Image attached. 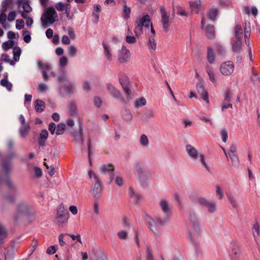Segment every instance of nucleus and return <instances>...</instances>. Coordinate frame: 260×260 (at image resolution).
Masks as SVG:
<instances>
[{
    "mask_svg": "<svg viewBox=\"0 0 260 260\" xmlns=\"http://www.w3.org/2000/svg\"><path fill=\"white\" fill-rule=\"evenodd\" d=\"M215 207L216 205L215 203L209 202L207 205L205 206V208L207 209L210 213H213L215 211Z\"/></svg>",
    "mask_w": 260,
    "mask_h": 260,
    "instance_id": "nucleus-49",
    "label": "nucleus"
},
{
    "mask_svg": "<svg viewBox=\"0 0 260 260\" xmlns=\"http://www.w3.org/2000/svg\"><path fill=\"white\" fill-rule=\"evenodd\" d=\"M14 45V42L13 40H10L3 43L2 48L5 51H8L10 48H12Z\"/></svg>",
    "mask_w": 260,
    "mask_h": 260,
    "instance_id": "nucleus-42",
    "label": "nucleus"
},
{
    "mask_svg": "<svg viewBox=\"0 0 260 260\" xmlns=\"http://www.w3.org/2000/svg\"><path fill=\"white\" fill-rule=\"evenodd\" d=\"M68 63V59L66 56H62L59 60V65L61 67H64Z\"/></svg>",
    "mask_w": 260,
    "mask_h": 260,
    "instance_id": "nucleus-62",
    "label": "nucleus"
},
{
    "mask_svg": "<svg viewBox=\"0 0 260 260\" xmlns=\"http://www.w3.org/2000/svg\"><path fill=\"white\" fill-rule=\"evenodd\" d=\"M159 205L164 215H159V217L157 218V222L159 225H164L170 219L171 209L169 203L165 200H161Z\"/></svg>",
    "mask_w": 260,
    "mask_h": 260,
    "instance_id": "nucleus-4",
    "label": "nucleus"
},
{
    "mask_svg": "<svg viewBox=\"0 0 260 260\" xmlns=\"http://www.w3.org/2000/svg\"><path fill=\"white\" fill-rule=\"evenodd\" d=\"M129 195L133 198L135 202H138L140 200V196L135 192L132 187H129L128 190Z\"/></svg>",
    "mask_w": 260,
    "mask_h": 260,
    "instance_id": "nucleus-39",
    "label": "nucleus"
},
{
    "mask_svg": "<svg viewBox=\"0 0 260 260\" xmlns=\"http://www.w3.org/2000/svg\"><path fill=\"white\" fill-rule=\"evenodd\" d=\"M146 104V99L142 97L139 99L137 100L134 103V107L136 108H139L142 106H145Z\"/></svg>",
    "mask_w": 260,
    "mask_h": 260,
    "instance_id": "nucleus-40",
    "label": "nucleus"
},
{
    "mask_svg": "<svg viewBox=\"0 0 260 260\" xmlns=\"http://www.w3.org/2000/svg\"><path fill=\"white\" fill-rule=\"evenodd\" d=\"M231 260H242L241 246L239 243L232 241L230 244Z\"/></svg>",
    "mask_w": 260,
    "mask_h": 260,
    "instance_id": "nucleus-8",
    "label": "nucleus"
},
{
    "mask_svg": "<svg viewBox=\"0 0 260 260\" xmlns=\"http://www.w3.org/2000/svg\"><path fill=\"white\" fill-rule=\"evenodd\" d=\"M35 174L36 177L40 178L42 175V170L37 167L34 168Z\"/></svg>",
    "mask_w": 260,
    "mask_h": 260,
    "instance_id": "nucleus-64",
    "label": "nucleus"
},
{
    "mask_svg": "<svg viewBox=\"0 0 260 260\" xmlns=\"http://www.w3.org/2000/svg\"><path fill=\"white\" fill-rule=\"evenodd\" d=\"M66 235L69 236L70 237L72 238L73 240H76L77 242H78L82 244V241L81 239L80 235L79 234H77V235H74L71 234H66Z\"/></svg>",
    "mask_w": 260,
    "mask_h": 260,
    "instance_id": "nucleus-55",
    "label": "nucleus"
},
{
    "mask_svg": "<svg viewBox=\"0 0 260 260\" xmlns=\"http://www.w3.org/2000/svg\"><path fill=\"white\" fill-rule=\"evenodd\" d=\"M198 203L201 206L205 207L209 201L202 197H199L197 199Z\"/></svg>",
    "mask_w": 260,
    "mask_h": 260,
    "instance_id": "nucleus-57",
    "label": "nucleus"
},
{
    "mask_svg": "<svg viewBox=\"0 0 260 260\" xmlns=\"http://www.w3.org/2000/svg\"><path fill=\"white\" fill-rule=\"evenodd\" d=\"M252 235L254 238L255 242L257 245L259 244V225L257 221H256L253 225L252 228Z\"/></svg>",
    "mask_w": 260,
    "mask_h": 260,
    "instance_id": "nucleus-21",
    "label": "nucleus"
},
{
    "mask_svg": "<svg viewBox=\"0 0 260 260\" xmlns=\"http://www.w3.org/2000/svg\"><path fill=\"white\" fill-rule=\"evenodd\" d=\"M243 13L245 14L249 15L251 13L255 17L257 15L258 10L255 7H252L251 9L249 6H244L243 7Z\"/></svg>",
    "mask_w": 260,
    "mask_h": 260,
    "instance_id": "nucleus-25",
    "label": "nucleus"
},
{
    "mask_svg": "<svg viewBox=\"0 0 260 260\" xmlns=\"http://www.w3.org/2000/svg\"><path fill=\"white\" fill-rule=\"evenodd\" d=\"M16 13L15 11H12L9 12L8 16V20L10 22L13 21L15 19Z\"/></svg>",
    "mask_w": 260,
    "mask_h": 260,
    "instance_id": "nucleus-61",
    "label": "nucleus"
},
{
    "mask_svg": "<svg viewBox=\"0 0 260 260\" xmlns=\"http://www.w3.org/2000/svg\"><path fill=\"white\" fill-rule=\"evenodd\" d=\"M204 30L205 31L206 37L211 40H213L215 37V28L213 25H207Z\"/></svg>",
    "mask_w": 260,
    "mask_h": 260,
    "instance_id": "nucleus-19",
    "label": "nucleus"
},
{
    "mask_svg": "<svg viewBox=\"0 0 260 260\" xmlns=\"http://www.w3.org/2000/svg\"><path fill=\"white\" fill-rule=\"evenodd\" d=\"M119 81L126 95L127 99L129 100L131 95V89L127 77L124 74H120L119 75Z\"/></svg>",
    "mask_w": 260,
    "mask_h": 260,
    "instance_id": "nucleus-10",
    "label": "nucleus"
},
{
    "mask_svg": "<svg viewBox=\"0 0 260 260\" xmlns=\"http://www.w3.org/2000/svg\"><path fill=\"white\" fill-rule=\"evenodd\" d=\"M22 32L24 41L26 43H29L31 41L30 32L28 30H23Z\"/></svg>",
    "mask_w": 260,
    "mask_h": 260,
    "instance_id": "nucleus-48",
    "label": "nucleus"
},
{
    "mask_svg": "<svg viewBox=\"0 0 260 260\" xmlns=\"http://www.w3.org/2000/svg\"><path fill=\"white\" fill-rule=\"evenodd\" d=\"M118 61L120 63H126L130 60L131 53L125 46H122L118 52Z\"/></svg>",
    "mask_w": 260,
    "mask_h": 260,
    "instance_id": "nucleus-12",
    "label": "nucleus"
},
{
    "mask_svg": "<svg viewBox=\"0 0 260 260\" xmlns=\"http://www.w3.org/2000/svg\"><path fill=\"white\" fill-rule=\"evenodd\" d=\"M231 160V162L235 168H238L239 166V160L237 154H230L228 156Z\"/></svg>",
    "mask_w": 260,
    "mask_h": 260,
    "instance_id": "nucleus-36",
    "label": "nucleus"
},
{
    "mask_svg": "<svg viewBox=\"0 0 260 260\" xmlns=\"http://www.w3.org/2000/svg\"><path fill=\"white\" fill-rule=\"evenodd\" d=\"M154 256L152 254L151 249L147 246L146 247V259L147 260H153Z\"/></svg>",
    "mask_w": 260,
    "mask_h": 260,
    "instance_id": "nucleus-53",
    "label": "nucleus"
},
{
    "mask_svg": "<svg viewBox=\"0 0 260 260\" xmlns=\"http://www.w3.org/2000/svg\"><path fill=\"white\" fill-rule=\"evenodd\" d=\"M147 46L150 51H154L156 48V43L153 36H149L147 41Z\"/></svg>",
    "mask_w": 260,
    "mask_h": 260,
    "instance_id": "nucleus-30",
    "label": "nucleus"
},
{
    "mask_svg": "<svg viewBox=\"0 0 260 260\" xmlns=\"http://www.w3.org/2000/svg\"><path fill=\"white\" fill-rule=\"evenodd\" d=\"M70 114L71 116H74L77 114L76 105L73 102H71L70 104Z\"/></svg>",
    "mask_w": 260,
    "mask_h": 260,
    "instance_id": "nucleus-50",
    "label": "nucleus"
},
{
    "mask_svg": "<svg viewBox=\"0 0 260 260\" xmlns=\"http://www.w3.org/2000/svg\"><path fill=\"white\" fill-rule=\"evenodd\" d=\"M215 46V50L218 55L221 56H223L225 54V51L223 46L219 44H216Z\"/></svg>",
    "mask_w": 260,
    "mask_h": 260,
    "instance_id": "nucleus-47",
    "label": "nucleus"
},
{
    "mask_svg": "<svg viewBox=\"0 0 260 260\" xmlns=\"http://www.w3.org/2000/svg\"><path fill=\"white\" fill-rule=\"evenodd\" d=\"M104 54L108 60L111 61L112 60V54L111 53V49L109 46L107 45L104 42L102 43Z\"/></svg>",
    "mask_w": 260,
    "mask_h": 260,
    "instance_id": "nucleus-29",
    "label": "nucleus"
},
{
    "mask_svg": "<svg viewBox=\"0 0 260 260\" xmlns=\"http://www.w3.org/2000/svg\"><path fill=\"white\" fill-rule=\"evenodd\" d=\"M77 52V48L74 46H71L69 48V55L75 56L76 55Z\"/></svg>",
    "mask_w": 260,
    "mask_h": 260,
    "instance_id": "nucleus-54",
    "label": "nucleus"
},
{
    "mask_svg": "<svg viewBox=\"0 0 260 260\" xmlns=\"http://www.w3.org/2000/svg\"><path fill=\"white\" fill-rule=\"evenodd\" d=\"M15 156V153L11 152L3 159L2 167L5 175L4 177L0 176V181L5 182L9 189L12 191H17V187L10 179L9 175L11 172L13 166L12 160Z\"/></svg>",
    "mask_w": 260,
    "mask_h": 260,
    "instance_id": "nucleus-2",
    "label": "nucleus"
},
{
    "mask_svg": "<svg viewBox=\"0 0 260 260\" xmlns=\"http://www.w3.org/2000/svg\"><path fill=\"white\" fill-rule=\"evenodd\" d=\"M197 89L199 93L202 95L204 101L207 103H209V97L207 91L204 89L203 84L202 82H199L197 84Z\"/></svg>",
    "mask_w": 260,
    "mask_h": 260,
    "instance_id": "nucleus-18",
    "label": "nucleus"
},
{
    "mask_svg": "<svg viewBox=\"0 0 260 260\" xmlns=\"http://www.w3.org/2000/svg\"><path fill=\"white\" fill-rule=\"evenodd\" d=\"M185 148L188 155L192 159L196 160L199 157L202 166L205 167L208 172H210V168L206 162L205 156L204 154H199L197 149L190 144L187 145Z\"/></svg>",
    "mask_w": 260,
    "mask_h": 260,
    "instance_id": "nucleus-6",
    "label": "nucleus"
},
{
    "mask_svg": "<svg viewBox=\"0 0 260 260\" xmlns=\"http://www.w3.org/2000/svg\"><path fill=\"white\" fill-rule=\"evenodd\" d=\"M146 223L147 226L152 231H154V228L156 226H161V225H159L157 222V218L155 219V220H154L153 219L151 218H149L147 219Z\"/></svg>",
    "mask_w": 260,
    "mask_h": 260,
    "instance_id": "nucleus-34",
    "label": "nucleus"
},
{
    "mask_svg": "<svg viewBox=\"0 0 260 260\" xmlns=\"http://www.w3.org/2000/svg\"><path fill=\"white\" fill-rule=\"evenodd\" d=\"M232 99V94L230 90H227L225 92V96L224 99V102H229Z\"/></svg>",
    "mask_w": 260,
    "mask_h": 260,
    "instance_id": "nucleus-63",
    "label": "nucleus"
},
{
    "mask_svg": "<svg viewBox=\"0 0 260 260\" xmlns=\"http://www.w3.org/2000/svg\"><path fill=\"white\" fill-rule=\"evenodd\" d=\"M35 108L37 112H42L45 109V102L41 100H37L35 102Z\"/></svg>",
    "mask_w": 260,
    "mask_h": 260,
    "instance_id": "nucleus-27",
    "label": "nucleus"
},
{
    "mask_svg": "<svg viewBox=\"0 0 260 260\" xmlns=\"http://www.w3.org/2000/svg\"><path fill=\"white\" fill-rule=\"evenodd\" d=\"M57 245L51 246L48 248L46 252L49 254H53L56 251Z\"/></svg>",
    "mask_w": 260,
    "mask_h": 260,
    "instance_id": "nucleus-56",
    "label": "nucleus"
},
{
    "mask_svg": "<svg viewBox=\"0 0 260 260\" xmlns=\"http://www.w3.org/2000/svg\"><path fill=\"white\" fill-rule=\"evenodd\" d=\"M160 12L161 16V22L162 24V27L165 31H167L169 27L170 24L172 23V21L170 20V14L167 13L164 7L161 6L160 7Z\"/></svg>",
    "mask_w": 260,
    "mask_h": 260,
    "instance_id": "nucleus-11",
    "label": "nucleus"
},
{
    "mask_svg": "<svg viewBox=\"0 0 260 260\" xmlns=\"http://www.w3.org/2000/svg\"><path fill=\"white\" fill-rule=\"evenodd\" d=\"M151 19L148 14L144 15L142 17L136 20L135 21L136 26L134 31L137 36L141 35L143 32V27H149L151 24Z\"/></svg>",
    "mask_w": 260,
    "mask_h": 260,
    "instance_id": "nucleus-7",
    "label": "nucleus"
},
{
    "mask_svg": "<svg viewBox=\"0 0 260 260\" xmlns=\"http://www.w3.org/2000/svg\"><path fill=\"white\" fill-rule=\"evenodd\" d=\"M220 135L223 142H226L228 139V132L225 129L220 131Z\"/></svg>",
    "mask_w": 260,
    "mask_h": 260,
    "instance_id": "nucleus-58",
    "label": "nucleus"
},
{
    "mask_svg": "<svg viewBox=\"0 0 260 260\" xmlns=\"http://www.w3.org/2000/svg\"><path fill=\"white\" fill-rule=\"evenodd\" d=\"M21 53V49L18 46H16L13 48V58L15 61H18L19 60V57Z\"/></svg>",
    "mask_w": 260,
    "mask_h": 260,
    "instance_id": "nucleus-38",
    "label": "nucleus"
},
{
    "mask_svg": "<svg viewBox=\"0 0 260 260\" xmlns=\"http://www.w3.org/2000/svg\"><path fill=\"white\" fill-rule=\"evenodd\" d=\"M201 6V2L200 0H196L193 2L190 3V7L191 10L198 13Z\"/></svg>",
    "mask_w": 260,
    "mask_h": 260,
    "instance_id": "nucleus-37",
    "label": "nucleus"
},
{
    "mask_svg": "<svg viewBox=\"0 0 260 260\" xmlns=\"http://www.w3.org/2000/svg\"><path fill=\"white\" fill-rule=\"evenodd\" d=\"M121 116L122 118L127 121H130L133 118V115L128 109H124L122 111Z\"/></svg>",
    "mask_w": 260,
    "mask_h": 260,
    "instance_id": "nucleus-31",
    "label": "nucleus"
},
{
    "mask_svg": "<svg viewBox=\"0 0 260 260\" xmlns=\"http://www.w3.org/2000/svg\"><path fill=\"white\" fill-rule=\"evenodd\" d=\"M69 212L64 208L61 204L60 207L57 209V215L56 219L59 223L63 224L65 223L68 219Z\"/></svg>",
    "mask_w": 260,
    "mask_h": 260,
    "instance_id": "nucleus-13",
    "label": "nucleus"
},
{
    "mask_svg": "<svg viewBox=\"0 0 260 260\" xmlns=\"http://www.w3.org/2000/svg\"><path fill=\"white\" fill-rule=\"evenodd\" d=\"M226 195L232 207L234 208H237L238 207V205L234 196L231 192H227Z\"/></svg>",
    "mask_w": 260,
    "mask_h": 260,
    "instance_id": "nucleus-32",
    "label": "nucleus"
},
{
    "mask_svg": "<svg viewBox=\"0 0 260 260\" xmlns=\"http://www.w3.org/2000/svg\"><path fill=\"white\" fill-rule=\"evenodd\" d=\"M107 89L112 97L118 100L121 103L124 102V99L122 96L120 91L111 84H108Z\"/></svg>",
    "mask_w": 260,
    "mask_h": 260,
    "instance_id": "nucleus-15",
    "label": "nucleus"
},
{
    "mask_svg": "<svg viewBox=\"0 0 260 260\" xmlns=\"http://www.w3.org/2000/svg\"><path fill=\"white\" fill-rule=\"evenodd\" d=\"M66 128V125L65 124L63 123H59L57 124L56 127V134L57 135H59L62 134Z\"/></svg>",
    "mask_w": 260,
    "mask_h": 260,
    "instance_id": "nucleus-43",
    "label": "nucleus"
},
{
    "mask_svg": "<svg viewBox=\"0 0 260 260\" xmlns=\"http://www.w3.org/2000/svg\"><path fill=\"white\" fill-rule=\"evenodd\" d=\"M88 175L90 178H93L95 184L90 191V193L95 200H98L102 193V183L99 177L92 171L90 170L88 172Z\"/></svg>",
    "mask_w": 260,
    "mask_h": 260,
    "instance_id": "nucleus-5",
    "label": "nucleus"
},
{
    "mask_svg": "<svg viewBox=\"0 0 260 260\" xmlns=\"http://www.w3.org/2000/svg\"><path fill=\"white\" fill-rule=\"evenodd\" d=\"M22 8L24 11V12L26 13H29L31 11L32 9L30 5L27 2H25L23 3L22 5Z\"/></svg>",
    "mask_w": 260,
    "mask_h": 260,
    "instance_id": "nucleus-59",
    "label": "nucleus"
},
{
    "mask_svg": "<svg viewBox=\"0 0 260 260\" xmlns=\"http://www.w3.org/2000/svg\"><path fill=\"white\" fill-rule=\"evenodd\" d=\"M123 4L122 9V16L124 19L127 20L129 18L130 14L131 13V8L128 7L126 5L125 0H120Z\"/></svg>",
    "mask_w": 260,
    "mask_h": 260,
    "instance_id": "nucleus-23",
    "label": "nucleus"
},
{
    "mask_svg": "<svg viewBox=\"0 0 260 260\" xmlns=\"http://www.w3.org/2000/svg\"><path fill=\"white\" fill-rule=\"evenodd\" d=\"M15 256V250L13 245L5 250V260H13Z\"/></svg>",
    "mask_w": 260,
    "mask_h": 260,
    "instance_id": "nucleus-20",
    "label": "nucleus"
},
{
    "mask_svg": "<svg viewBox=\"0 0 260 260\" xmlns=\"http://www.w3.org/2000/svg\"><path fill=\"white\" fill-rule=\"evenodd\" d=\"M48 133L46 129L41 131L39 138L38 143L40 146H44L45 144L46 140L48 138Z\"/></svg>",
    "mask_w": 260,
    "mask_h": 260,
    "instance_id": "nucleus-22",
    "label": "nucleus"
},
{
    "mask_svg": "<svg viewBox=\"0 0 260 260\" xmlns=\"http://www.w3.org/2000/svg\"><path fill=\"white\" fill-rule=\"evenodd\" d=\"M218 14V11L216 8H212L210 9L207 12V16L208 18L212 20L215 21Z\"/></svg>",
    "mask_w": 260,
    "mask_h": 260,
    "instance_id": "nucleus-33",
    "label": "nucleus"
},
{
    "mask_svg": "<svg viewBox=\"0 0 260 260\" xmlns=\"http://www.w3.org/2000/svg\"><path fill=\"white\" fill-rule=\"evenodd\" d=\"M0 84L7 88L9 91H11L12 90V84L9 82L8 80H1Z\"/></svg>",
    "mask_w": 260,
    "mask_h": 260,
    "instance_id": "nucleus-44",
    "label": "nucleus"
},
{
    "mask_svg": "<svg viewBox=\"0 0 260 260\" xmlns=\"http://www.w3.org/2000/svg\"><path fill=\"white\" fill-rule=\"evenodd\" d=\"M91 139L90 138H88L87 140V149H88V158L90 165H91V161L90 159V156L92 154L91 149Z\"/></svg>",
    "mask_w": 260,
    "mask_h": 260,
    "instance_id": "nucleus-51",
    "label": "nucleus"
},
{
    "mask_svg": "<svg viewBox=\"0 0 260 260\" xmlns=\"http://www.w3.org/2000/svg\"><path fill=\"white\" fill-rule=\"evenodd\" d=\"M83 125L81 123L79 125V131H74L71 133V135L74 137V141L76 143H79L82 145L84 141V138L83 137Z\"/></svg>",
    "mask_w": 260,
    "mask_h": 260,
    "instance_id": "nucleus-14",
    "label": "nucleus"
},
{
    "mask_svg": "<svg viewBox=\"0 0 260 260\" xmlns=\"http://www.w3.org/2000/svg\"><path fill=\"white\" fill-rule=\"evenodd\" d=\"M140 143L144 147H147L149 145V140L147 136L143 134L141 136L140 138Z\"/></svg>",
    "mask_w": 260,
    "mask_h": 260,
    "instance_id": "nucleus-46",
    "label": "nucleus"
},
{
    "mask_svg": "<svg viewBox=\"0 0 260 260\" xmlns=\"http://www.w3.org/2000/svg\"><path fill=\"white\" fill-rule=\"evenodd\" d=\"M117 236L121 240H125L128 237V234L126 232L121 231L117 233Z\"/></svg>",
    "mask_w": 260,
    "mask_h": 260,
    "instance_id": "nucleus-52",
    "label": "nucleus"
},
{
    "mask_svg": "<svg viewBox=\"0 0 260 260\" xmlns=\"http://www.w3.org/2000/svg\"><path fill=\"white\" fill-rule=\"evenodd\" d=\"M234 65L233 62L229 61L222 63L220 66L221 73L225 76L230 75L234 71Z\"/></svg>",
    "mask_w": 260,
    "mask_h": 260,
    "instance_id": "nucleus-16",
    "label": "nucleus"
},
{
    "mask_svg": "<svg viewBox=\"0 0 260 260\" xmlns=\"http://www.w3.org/2000/svg\"><path fill=\"white\" fill-rule=\"evenodd\" d=\"M242 39L236 38L232 42V50L234 52H239L241 49Z\"/></svg>",
    "mask_w": 260,
    "mask_h": 260,
    "instance_id": "nucleus-28",
    "label": "nucleus"
},
{
    "mask_svg": "<svg viewBox=\"0 0 260 260\" xmlns=\"http://www.w3.org/2000/svg\"><path fill=\"white\" fill-rule=\"evenodd\" d=\"M188 220L189 223L187 228L188 237L196 247V253L198 256L199 255L198 243L200 237V225L198 219L195 213L192 211L189 212Z\"/></svg>",
    "mask_w": 260,
    "mask_h": 260,
    "instance_id": "nucleus-1",
    "label": "nucleus"
},
{
    "mask_svg": "<svg viewBox=\"0 0 260 260\" xmlns=\"http://www.w3.org/2000/svg\"><path fill=\"white\" fill-rule=\"evenodd\" d=\"M24 21L23 19H18L16 20V28L17 29H21L24 27Z\"/></svg>",
    "mask_w": 260,
    "mask_h": 260,
    "instance_id": "nucleus-60",
    "label": "nucleus"
},
{
    "mask_svg": "<svg viewBox=\"0 0 260 260\" xmlns=\"http://www.w3.org/2000/svg\"><path fill=\"white\" fill-rule=\"evenodd\" d=\"M29 213V207L24 203H21L17 205V210L13 215V219L17 221L22 216L27 215Z\"/></svg>",
    "mask_w": 260,
    "mask_h": 260,
    "instance_id": "nucleus-9",
    "label": "nucleus"
},
{
    "mask_svg": "<svg viewBox=\"0 0 260 260\" xmlns=\"http://www.w3.org/2000/svg\"><path fill=\"white\" fill-rule=\"evenodd\" d=\"M114 167L112 164H104L101 166L100 168V172L103 174L106 173L111 174L110 177V181H112L114 179Z\"/></svg>",
    "mask_w": 260,
    "mask_h": 260,
    "instance_id": "nucleus-17",
    "label": "nucleus"
},
{
    "mask_svg": "<svg viewBox=\"0 0 260 260\" xmlns=\"http://www.w3.org/2000/svg\"><path fill=\"white\" fill-rule=\"evenodd\" d=\"M58 18V15L54 8L51 6L46 8L41 17L42 26L47 27L54 23Z\"/></svg>",
    "mask_w": 260,
    "mask_h": 260,
    "instance_id": "nucleus-3",
    "label": "nucleus"
},
{
    "mask_svg": "<svg viewBox=\"0 0 260 260\" xmlns=\"http://www.w3.org/2000/svg\"><path fill=\"white\" fill-rule=\"evenodd\" d=\"M207 57L210 63L212 64L214 62L215 55L212 48L210 47L207 48Z\"/></svg>",
    "mask_w": 260,
    "mask_h": 260,
    "instance_id": "nucleus-35",
    "label": "nucleus"
},
{
    "mask_svg": "<svg viewBox=\"0 0 260 260\" xmlns=\"http://www.w3.org/2000/svg\"><path fill=\"white\" fill-rule=\"evenodd\" d=\"M243 34V29L240 25L237 24L235 28V35L236 38L242 39Z\"/></svg>",
    "mask_w": 260,
    "mask_h": 260,
    "instance_id": "nucleus-41",
    "label": "nucleus"
},
{
    "mask_svg": "<svg viewBox=\"0 0 260 260\" xmlns=\"http://www.w3.org/2000/svg\"><path fill=\"white\" fill-rule=\"evenodd\" d=\"M135 174L139 178L144 176V166L142 164L137 162L135 164Z\"/></svg>",
    "mask_w": 260,
    "mask_h": 260,
    "instance_id": "nucleus-24",
    "label": "nucleus"
},
{
    "mask_svg": "<svg viewBox=\"0 0 260 260\" xmlns=\"http://www.w3.org/2000/svg\"><path fill=\"white\" fill-rule=\"evenodd\" d=\"M207 73L209 76V79L210 81L213 83L215 84L216 83L215 75L214 72L211 68H207Z\"/></svg>",
    "mask_w": 260,
    "mask_h": 260,
    "instance_id": "nucleus-45",
    "label": "nucleus"
},
{
    "mask_svg": "<svg viewBox=\"0 0 260 260\" xmlns=\"http://www.w3.org/2000/svg\"><path fill=\"white\" fill-rule=\"evenodd\" d=\"M30 129L29 124L26 123L25 125H21L19 128V134L21 138H25Z\"/></svg>",
    "mask_w": 260,
    "mask_h": 260,
    "instance_id": "nucleus-26",
    "label": "nucleus"
}]
</instances>
